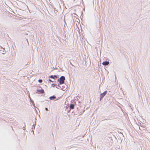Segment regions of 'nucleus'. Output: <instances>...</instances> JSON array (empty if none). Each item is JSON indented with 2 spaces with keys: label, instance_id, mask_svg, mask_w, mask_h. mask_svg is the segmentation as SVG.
Segmentation results:
<instances>
[{
  "label": "nucleus",
  "instance_id": "obj_1",
  "mask_svg": "<svg viewBox=\"0 0 150 150\" xmlns=\"http://www.w3.org/2000/svg\"><path fill=\"white\" fill-rule=\"evenodd\" d=\"M65 80V77L64 76H62L59 78V79H58V81H59V84H62L64 83V81Z\"/></svg>",
  "mask_w": 150,
  "mask_h": 150
},
{
  "label": "nucleus",
  "instance_id": "obj_6",
  "mask_svg": "<svg viewBox=\"0 0 150 150\" xmlns=\"http://www.w3.org/2000/svg\"><path fill=\"white\" fill-rule=\"evenodd\" d=\"M70 109H73L74 108V105L73 104H71L70 106Z\"/></svg>",
  "mask_w": 150,
  "mask_h": 150
},
{
  "label": "nucleus",
  "instance_id": "obj_2",
  "mask_svg": "<svg viewBox=\"0 0 150 150\" xmlns=\"http://www.w3.org/2000/svg\"><path fill=\"white\" fill-rule=\"evenodd\" d=\"M107 93V91H106L103 93H101L100 95V99L101 100L103 97Z\"/></svg>",
  "mask_w": 150,
  "mask_h": 150
},
{
  "label": "nucleus",
  "instance_id": "obj_10",
  "mask_svg": "<svg viewBox=\"0 0 150 150\" xmlns=\"http://www.w3.org/2000/svg\"><path fill=\"white\" fill-rule=\"evenodd\" d=\"M45 110H47V111H48V110H47V108H45Z\"/></svg>",
  "mask_w": 150,
  "mask_h": 150
},
{
  "label": "nucleus",
  "instance_id": "obj_7",
  "mask_svg": "<svg viewBox=\"0 0 150 150\" xmlns=\"http://www.w3.org/2000/svg\"><path fill=\"white\" fill-rule=\"evenodd\" d=\"M56 98L54 96H51V97H50V100H53L54 99V98Z\"/></svg>",
  "mask_w": 150,
  "mask_h": 150
},
{
  "label": "nucleus",
  "instance_id": "obj_3",
  "mask_svg": "<svg viewBox=\"0 0 150 150\" xmlns=\"http://www.w3.org/2000/svg\"><path fill=\"white\" fill-rule=\"evenodd\" d=\"M37 91L38 93H44V90L43 89L37 90Z\"/></svg>",
  "mask_w": 150,
  "mask_h": 150
},
{
  "label": "nucleus",
  "instance_id": "obj_4",
  "mask_svg": "<svg viewBox=\"0 0 150 150\" xmlns=\"http://www.w3.org/2000/svg\"><path fill=\"white\" fill-rule=\"evenodd\" d=\"M109 62L105 61V62H103L102 63V64L104 65H107L109 64Z\"/></svg>",
  "mask_w": 150,
  "mask_h": 150
},
{
  "label": "nucleus",
  "instance_id": "obj_5",
  "mask_svg": "<svg viewBox=\"0 0 150 150\" xmlns=\"http://www.w3.org/2000/svg\"><path fill=\"white\" fill-rule=\"evenodd\" d=\"M49 77L54 79H56L57 78V76L56 75H54V76H53L52 75H51L49 76Z\"/></svg>",
  "mask_w": 150,
  "mask_h": 150
},
{
  "label": "nucleus",
  "instance_id": "obj_9",
  "mask_svg": "<svg viewBox=\"0 0 150 150\" xmlns=\"http://www.w3.org/2000/svg\"><path fill=\"white\" fill-rule=\"evenodd\" d=\"M49 81H50L52 82H53V81H52L51 80V79H49Z\"/></svg>",
  "mask_w": 150,
  "mask_h": 150
},
{
  "label": "nucleus",
  "instance_id": "obj_11",
  "mask_svg": "<svg viewBox=\"0 0 150 150\" xmlns=\"http://www.w3.org/2000/svg\"><path fill=\"white\" fill-rule=\"evenodd\" d=\"M53 85H54V83H53L52 84Z\"/></svg>",
  "mask_w": 150,
  "mask_h": 150
},
{
  "label": "nucleus",
  "instance_id": "obj_8",
  "mask_svg": "<svg viewBox=\"0 0 150 150\" xmlns=\"http://www.w3.org/2000/svg\"><path fill=\"white\" fill-rule=\"evenodd\" d=\"M42 80L41 79H39L38 80V82L40 83H41L42 82Z\"/></svg>",
  "mask_w": 150,
  "mask_h": 150
}]
</instances>
